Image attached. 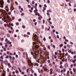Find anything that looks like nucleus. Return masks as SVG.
Returning a JSON list of instances; mask_svg holds the SVG:
<instances>
[{
	"mask_svg": "<svg viewBox=\"0 0 76 76\" xmlns=\"http://www.w3.org/2000/svg\"><path fill=\"white\" fill-rule=\"evenodd\" d=\"M16 64L17 66H19L20 63L18 61H16Z\"/></svg>",
	"mask_w": 76,
	"mask_h": 76,
	"instance_id": "1",
	"label": "nucleus"
},
{
	"mask_svg": "<svg viewBox=\"0 0 76 76\" xmlns=\"http://www.w3.org/2000/svg\"><path fill=\"white\" fill-rule=\"evenodd\" d=\"M1 0L2 1V4L1 5V6H0V7H1V8H3V4H4V1H3V0Z\"/></svg>",
	"mask_w": 76,
	"mask_h": 76,
	"instance_id": "2",
	"label": "nucleus"
},
{
	"mask_svg": "<svg viewBox=\"0 0 76 76\" xmlns=\"http://www.w3.org/2000/svg\"><path fill=\"white\" fill-rule=\"evenodd\" d=\"M55 70L57 72H58V73H60V69L57 68H56L55 69Z\"/></svg>",
	"mask_w": 76,
	"mask_h": 76,
	"instance_id": "3",
	"label": "nucleus"
},
{
	"mask_svg": "<svg viewBox=\"0 0 76 76\" xmlns=\"http://www.w3.org/2000/svg\"><path fill=\"white\" fill-rule=\"evenodd\" d=\"M34 66H39V64H38L37 63H35L34 64Z\"/></svg>",
	"mask_w": 76,
	"mask_h": 76,
	"instance_id": "4",
	"label": "nucleus"
},
{
	"mask_svg": "<svg viewBox=\"0 0 76 76\" xmlns=\"http://www.w3.org/2000/svg\"><path fill=\"white\" fill-rule=\"evenodd\" d=\"M24 37H27V38L29 37V36L28 35H26V34H24Z\"/></svg>",
	"mask_w": 76,
	"mask_h": 76,
	"instance_id": "5",
	"label": "nucleus"
},
{
	"mask_svg": "<svg viewBox=\"0 0 76 76\" xmlns=\"http://www.w3.org/2000/svg\"><path fill=\"white\" fill-rule=\"evenodd\" d=\"M64 66L65 67H68V64H67V63H66V64H65L64 65Z\"/></svg>",
	"mask_w": 76,
	"mask_h": 76,
	"instance_id": "6",
	"label": "nucleus"
},
{
	"mask_svg": "<svg viewBox=\"0 0 76 76\" xmlns=\"http://www.w3.org/2000/svg\"><path fill=\"white\" fill-rule=\"evenodd\" d=\"M63 46V43H61V45H59V46L61 48Z\"/></svg>",
	"mask_w": 76,
	"mask_h": 76,
	"instance_id": "7",
	"label": "nucleus"
},
{
	"mask_svg": "<svg viewBox=\"0 0 76 76\" xmlns=\"http://www.w3.org/2000/svg\"><path fill=\"white\" fill-rule=\"evenodd\" d=\"M8 62L7 61H4V64H6V65H7V63H8Z\"/></svg>",
	"mask_w": 76,
	"mask_h": 76,
	"instance_id": "8",
	"label": "nucleus"
},
{
	"mask_svg": "<svg viewBox=\"0 0 76 76\" xmlns=\"http://www.w3.org/2000/svg\"><path fill=\"white\" fill-rule=\"evenodd\" d=\"M20 51H24V50H23V49H22V48H20Z\"/></svg>",
	"mask_w": 76,
	"mask_h": 76,
	"instance_id": "9",
	"label": "nucleus"
},
{
	"mask_svg": "<svg viewBox=\"0 0 76 76\" xmlns=\"http://www.w3.org/2000/svg\"><path fill=\"white\" fill-rule=\"evenodd\" d=\"M76 69H75V68H73V72L74 73H75V72H76Z\"/></svg>",
	"mask_w": 76,
	"mask_h": 76,
	"instance_id": "10",
	"label": "nucleus"
},
{
	"mask_svg": "<svg viewBox=\"0 0 76 76\" xmlns=\"http://www.w3.org/2000/svg\"><path fill=\"white\" fill-rule=\"evenodd\" d=\"M10 62L12 63V64L14 63V61L13 60H10Z\"/></svg>",
	"mask_w": 76,
	"mask_h": 76,
	"instance_id": "11",
	"label": "nucleus"
},
{
	"mask_svg": "<svg viewBox=\"0 0 76 76\" xmlns=\"http://www.w3.org/2000/svg\"><path fill=\"white\" fill-rule=\"evenodd\" d=\"M12 69L13 70H16V68H15V66L12 67Z\"/></svg>",
	"mask_w": 76,
	"mask_h": 76,
	"instance_id": "12",
	"label": "nucleus"
},
{
	"mask_svg": "<svg viewBox=\"0 0 76 76\" xmlns=\"http://www.w3.org/2000/svg\"><path fill=\"white\" fill-rule=\"evenodd\" d=\"M37 12H38V10H34V13H36Z\"/></svg>",
	"mask_w": 76,
	"mask_h": 76,
	"instance_id": "13",
	"label": "nucleus"
},
{
	"mask_svg": "<svg viewBox=\"0 0 76 76\" xmlns=\"http://www.w3.org/2000/svg\"><path fill=\"white\" fill-rule=\"evenodd\" d=\"M23 68L24 69V70L26 69V67H25V66H23Z\"/></svg>",
	"mask_w": 76,
	"mask_h": 76,
	"instance_id": "14",
	"label": "nucleus"
},
{
	"mask_svg": "<svg viewBox=\"0 0 76 76\" xmlns=\"http://www.w3.org/2000/svg\"><path fill=\"white\" fill-rule=\"evenodd\" d=\"M12 60H14H14H15V57H12Z\"/></svg>",
	"mask_w": 76,
	"mask_h": 76,
	"instance_id": "15",
	"label": "nucleus"
},
{
	"mask_svg": "<svg viewBox=\"0 0 76 76\" xmlns=\"http://www.w3.org/2000/svg\"><path fill=\"white\" fill-rule=\"evenodd\" d=\"M67 47L68 48H70V46L69 45H67Z\"/></svg>",
	"mask_w": 76,
	"mask_h": 76,
	"instance_id": "16",
	"label": "nucleus"
},
{
	"mask_svg": "<svg viewBox=\"0 0 76 76\" xmlns=\"http://www.w3.org/2000/svg\"><path fill=\"white\" fill-rule=\"evenodd\" d=\"M21 16H24V13H22L21 14Z\"/></svg>",
	"mask_w": 76,
	"mask_h": 76,
	"instance_id": "17",
	"label": "nucleus"
},
{
	"mask_svg": "<svg viewBox=\"0 0 76 76\" xmlns=\"http://www.w3.org/2000/svg\"><path fill=\"white\" fill-rule=\"evenodd\" d=\"M10 52H9V51H7V54H10Z\"/></svg>",
	"mask_w": 76,
	"mask_h": 76,
	"instance_id": "18",
	"label": "nucleus"
},
{
	"mask_svg": "<svg viewBox=\"0 0 76 76\" xmlns=\"http://www.w3.org/2000/svg\"><path fill=\"white\" fill-rule=\"evenodd\" d=\"M5 48H7V44H6L5 46Z\"/></svg>",
	"mask_w": 76,
	"mask_h": 76,
	"instance_id": "19",
	"label": "nucleus"
},
{
	"mask_svg": "<svg viewBox=\"0 0 76 76\" xmlns=\"http://www.w3.org/2000/svg\"><path fill=\"white\" fill-rule=\"evenodd\" d=\"M15 3L16 4H17V5H18V2H17V1H15Z\"/></svg>",
	"mask_w": 76,
	"mask_h": 76,
	"instance_id": "20",
	"label": "nucleus"
},
{
	"mask_svg": "<svg viewBox=\"0 0 76 76\" xmlns=\"http://www.w3.org/2000/svg\"><path fill=\"white\" fill-rule=\"evenodd\" d=\"M8 32L10 33V34H11V33H12V31L10 30H9Z\"/></svg>",
	"mask_w": 76,
	"mask_h": 76,
	"instance_id": "21",
	"label": "nucleus"
},
{
	"mask_svg": "<svg viewBox=\"0 0 76 76\" xmlns=\"http://www.w3.org/2000/svg\"><path fill=\"white\" fill-rule=\"evenodd\" d=\"M73 67V64H71V68H72V67Z\"/></svg>",
	"mask_w": 76,
	"mask_h": 76,
	"instance_id": "22",
	"label": "nucleus"
},
{
	"mask_svg": "<svg viewBox=\"0 0 76 76\" xmlns=\"http://www.w3.org/2000/svg\"><path fill=\"white\" fill-rule=\"evenodd\" d=\"M38 12H36V13L35 14V15H36V16H37V15H38Z\"/></svg>",
	"mask_w": 76,
	"mask_h": 76,
	"instance_id": "23",
	"label": "nucleus"
},
{
	"mask_svg": "<svg viewBox=\"0 0 76 76\" xmlns=\"http://www.w3.org/2000/svg\"><path fill=\"white\" fill-rule=\"evenodd\" d=\"M7 37H10V34H7Z\"/></svg>",
	"mask_w": 76,
	"mask_h": 76,
	"instance_id": "24",
	"label": "nucleus"
},
{
	"mask_svg": "<svg viewBox=\"0 0 76 76\" xmlns=\"http://www.w3.org/2000/svg\"><path fill=\"white\" fill-rule=\"evenodd\" d=\"M22 28H25V26H22Z\"/></svg>",
	"mask_w": 76,
	"mask_h": 76,
	"instance_id": "25",
	"label": "nucleus"
},
{
	"mask_svg": "<svg viewBox=\"0 0 76 76\" xmlns=\"http://www.w3.org/2000/svg\"><path fill=\"white\" fill-rule=\"evenodd\" d=\"M48 49H49V50H50V45H48Z\"/></svg>",
	"mask_w": 76,
	"mask_h": 76,
	"instance_id": "26",
	"label": "nucleus"
},
{
	"mask_svg": "<svg viewBox=\"0 0 76 76\" xmlns=\"http://www.w3.org/2000/svg\"><path fill=\"white\" fill-rule=\"evenodd\" d=\"M15 72L16 73H18V72H19V71L17 70H16L15 71Z\"/></svg>",
	"mask_w": 76,
	"mask_h": 76,
	"instance_id": "27",
	"label": "nucleus"
},
{
	"mask_svg": "<svg viewBox=\"0 0 76 76\" xmlns=\"http://www.w3.org/2000/svg\"><path fill=\"white\" fill-rule=\"evenodd\" d=\"M4 39H3V38H2L1 39V41H3Z\"/></svg>",
	"mask_w": 76,
	"mask_h": 76,
	"instance_id": "28",
	"label": "nucleus"
},
{
	"mask_svg": "<svg viewBox=\"0 0 76 76\" xmlns=\"http://www.w3.org/2000/svg\"><path fill=\"white\" fill-rule=\"evenodd\" d=\"M4 51H6V48H4Z\"/></svg>",
	"mask_w": 76,
	"mask_h": 76,
	"instance_id": "29",
	"label": "nucleus"
},
{
	"mask_svg": "<svg viewBox=\"0 0 76 76\" xmlns=\"http://www.w3.org/2000/svg\"><path fill=\"white\" fill-rule=\"evenodd\" d=\"M28 8H31V6L30 5H28Z\"/></svg>",
	"mask_w": 76,
	"mask_h": 76,
	"instance_id": "30",
	"label": "nucleus"
},
{
	"mask_svg": "<svg viewBox=\"0 0 76 76\" xmlns=\"http://www.w3.org/2000/svg\"><path fill=\"white\" fill-rule=\"evenodd\" d=\"M62 51L63 52H64V51H65V50L64 49H62Z\"/></svg>",
	"mask_w": 76,
	"mask_h": 76,
	"instance_id": "31",
	"label": "nucleus"
},
{
	"mask_svg": "<svg viewBox=\"0 0 76 76\" xmlns=\"http://www.w3.org/2000/svg\"><path fill=\"white\" fill-rule=\"evenodd\" d=\"M62 61L63 62H64V61H65V59L64 58L63 59H62Z\"/></svg>",
	"mask_w": 76,
	"mask_h": 76,
	"instance_id": "32",
	"label": "nucleus"
},
{
	"mask_svg": "<svg viewBox=\"0 0 76 76\" xmlns=\"http://www.w3.org/2000/svg\"><path fill=\"white\" fill-rule=\"evenodd\" d=\"M73 66L74 67H76V63L75 64H73Z\"/></svg>",
	"mask_w": 76,
	"mask_h": 76,
	"instance_id": "33",
	"label": "nucleus"
},
{
	"mask_svg": "<svg viewBox=\"0 0 76 76\" xmlns=\"http://www.w3.org/2000/svg\"><path fill=\"white\" fill-rule=\"evenodd\" d=\"M50 75H52V74H53V71H50Z\"/></svg>",
	"mask_w": 76,
	"mask_h": 76,
	"instance_id": "34",
	"label": "nucleus"
},
{
	"mask_svg": "<svg viewBox=\"0 0 76 76\" xmlns=\"http://www.w3.org/2000/svg\"><path fill=\"white\" fill-rule=\"evenodd\" d=\"M47 20L48 21V22H49V23H50V24H52V22L51 21H48V20Z\"/></svg>",
	"mask_w": 76,
	"mask_h": 76,
	"instance_id": "35",
	"label": "nucleus"
},
{
	"mask_svg": "<svg viewBox=\"0 0 76 76\" xmlns=\"http://www.w3.org/2000/svg\"><path fill=\"white\" fill-rule=\"evenodd\" d=\"M32 4H35V2L33 1H32Z\"/></svg>",
	"mask_w": 76,
	"mask_h": 76,
	"instance_id": "36",
	"label": "nucleus"
},
{
	"mask_svg": "<svg viewBox=\"0 0 76 76\" xmlns=\"http://www.w3.org/2000/svg\"><path fill=\"white\" fill-rule=\"evenodd\" d=\"M60 68L61 69H62V68H63V66H62V65H61L60 66Z\"/></svg>",
	"mask_w": 76,
	"mask_h": 76,
	"instance_id": "37",
	"label": "nucleus"
},
{
	"mask_svg": "<svg viewBox=\"0 0 76 76\" xmlns=\"http://www.w3.org/2000/svg\"><path fill=\"white\" fill-rule=\"evenodd\" d=\"M38 19H39V20H41V17H39L38 18Z\"/></svg>",
	"mask_w": 76,
	"mask_h": 76,
	"instance_id": "38",
	"label": "nucleus"
},
{
	"mask_svg": "<svg viewBox=\"0 0 76 76\" xmlns=\"http://www.w3.org/2000/svg\"><path fill=\"white\" fill-rule=\"evenodd\" d=\"M48 63H50V60H48Z\"/></svg>",
	"mask_w": 76,
	"mask_h": 76,
	"instance_id": "39",
	"label": "nucleus"
},
{
	"mask_svg": "<svg viewBox=\"0 0 76 76\" xmlns=\"http://www.w3.org/2000/svg\"><path fill=\"white\" fill-rule=\"evenodd\" d=\"M43 49L44 50H46V48H45V47H44L43 48Z\"/></svg>",
	"mask_w": 76,
	"mask_h": 76,
	"instance_id": "40",
	"label": "nucleus"
},
{
	"mask_svg": "<svg viewBox=\"0 0 76 76\" xmlns=\"http://www.w3.org/2000/svg\"><path fill=\"white\" fill-rule=\"evenodd\" d=\"M47 2L48 3H50V1L49 0H48Z\"/></svg>",
	"mask_w": 76,
	"mask_h": 76,
	"instance_id": "41",
	"label": "nucleus"
},
{
	"mask_svg": "<svg viewBox=\"0 0 76 76\" xmlns=\"http://www.w3.org/2000/svg\"><path fill=\"white\" fill-rule=\"evenodd\" d=\"M15 17L13 16L12 17V19L13 20H14L15 19Z\"/></svg>",
	"mask_w": 76,
	"mask_h": 76,
	"instance_id": "42",
	"label": "nucleus"
},
{
	"mask_svg": "<svg viewBox=\"0 0 76 76\" xmlns=\"http://www.w3.org/2000/svg\"><path fill=\"white\" fill-rule=\"evenodd\" d=\"M70 73L71 75H72L73 74V72H72V71H70Z\"/></svg>",
	"mask_w": 76,
	"mask_h": 76,
	"instance_id": "43",
	"label": "nucleus"
},
{
	"mask_svg": "<svg viewBox=\"0 0 76 76\" xmlns=\"http://www.w3.org/2000/svg\"><path fill=\"white\" fill-rule=\"evenodd\" d=\"M0 45L1 46H2L3 45V43H2L1 42L0 43Z\"/></svg>",
	"mask_w": 76,
	"mask_h": 76,
	"instance_id": "44",
	"label": "nucleus"
},
{
	"mask_svg": "<svg viewBox=\"0 0 76 76\" xmlns=\"http://www.w3.org/2000/svg\"><path fill=\"white\" fill-rule=\"evenodd\" d=\"M9 57V56L7 55V56H6V58H8Z\"/></svg>",
	"mask_w": 76,
	"mask_h": 76,
	"instance_id": "45",
	"label": "nucleus"
},
{
	"mask_svg": "<svg viewBox=\"0 0 76 76\" xmlns=\"http://www.w3.org/2000/svg\"><path fill=\"white\" fill-rule=\"evenodd\" d=\"M10 63H8L7 64V65L9 66H10Z\"/></svg>",
	"mask_w": 76,
	"mask_h": 76,
	"instance_id": "46",
	"label": "nucleus"
},
{
	"mask_svg": "<svg viewBox=\"0 0 76 76\" xmlns=\"http://www.w3.org/2000/svg\"><path fill=\"white\" fill-rule=\"evenodd\" d=\"M53 47L54 48H56V46H55V45H53Z\"/></svg>",
	"mask_w": 76,
	"mask_h": 76,
	"instance_id": "47",
	"label": "nucleus"
},
{
	"mask_svg": "<svg viewBox=\"0 0 76 76\" xmlns=\"http://www.w3.org/2000/svg\"><path fill=\"white\" fill-rule=\"evenodd\" d=\"M67 55H68V53H66L65 54V56H67Z\"/></svg>",
	"mask_w": 76,
	"mask_h": 76,
	"instance_id": "48",
	"label": "nucleus"
},
{
	"mask_svg": "<svg viewBox=\"0 0 76 76\" xmlns=\"http://www.w3.org/2000/svg\"><path fill=\"white\" fill-rule=\"evenodd\" d=\"M69 53H71L72 52V51L71 50H69L68 51Z\"/></svg>",
	"mask_w": 76,
	"mask_h": 76,
	"instance_id": "49",
	"label": "nucleus"
},
{
	"mask_svg": "<svg viewBox=\"0 0 76 76\" xmlns=\"http://www.w3.org/2000/svg\"><path fill=\"white\" fill-rule=\"evenodd\" d=\"M7 72H9V68L7 69Z\"/></svg>",
	"mask_w": 76,
	"mask_h": 76,
	"instance_id": "50",
	"label": "nucleus"
},
{
	"mask_svg": "<svg viewBox=\"0 0 76 76\" xmlns=\"http://www.w3.org/2000/svg\"><path fill=\"white\" fill-rule=\"evenodd\" d=\"M64 72H66V69H64Z\"/></svg>",
	"mask_w": 76,
	"mask_h": 76,
	"instance_id": "51",
	"label": "nucleus"
},
{
	"mask_svg": "<svg viewBox=\"0 0 76 76\" xmlns=\"http://www.w3.org/2000/svg\"><path fill=\"white\" fill-rule=\"evenodd\" d=\"M43 40L44 41H46V39H45V37H44V38H43Z\"/></svg>",
	"mask_w": 76,
	"mask_h": 76,
	"instance_id": "52",
	"label": "nucleus"
},
{
	"mask_svg": "<svg viewBox=\"0 0 76 76\" xmlns=\"http://www.w3.org/2000/svg\"><path fill=\"white\" fill-rule=\"evenodd\" d=\"M50 72H53V69L52 68H51L50 69Z\"/></svg>",
	"mask_w": 76,
	"mask_h": 76,
	"instance_id": "53",
	"label": "nucleus"
},
{
	"mask_svg": "<svg viewBox=\"0 0 76 76\" xmlns=\"http://www.w3.org/2000/svg\"><path fill=\"white\" fill-rule=\"evenodd\" d=\"M57 37L58 39H59V35H57Z\"/></svg>",
	"mask_w": 76,
	"mask_h": 76,
	"instance_id": "54",
	"label": "nucleus"
},
{
	"mask_svg": "<svg viewBox=\"0 0 76 76\" xmlns=\"http://www.w3.org/2000/svg\"><path fill=\"white\" fill-rule=\"evenodd\" d=\"M64 48H65V49H66V46L65 45L64 46Z\"/></svg>",
	"mask_w": 76,
	"mask_h": 76,
	"instance_id": "55",
	"label": "nucleus"
},
{
	"mask_svg": "<svg viewBox=\"0 0 76 76\" xmlns=\"http://www.w3.org/2000/svg\"><path fill=\"white\" fill-rule=\"evenodd\" d=\"M72 62H73V63H75V62H76V61L74 60H73L72 61Z\"/></svg>",
	"mask_w": 76,
	"mask_h": 76,
	"instance_id": "56",
	"label": "nucleus"
},
{
	"mask_svg": "<svg viewBox=\"0 0 76 76\" xmlns=\"http://www.w3.org/2000/svg\"><path fill=\"white\" fill-rule=\"evenodd\" d=\"M16 25L18 26V25H19V23H16Z\"/></svg>",
	"mask_w": 76,
	"mask_h": 76,
	"instance_id": "57",
	"label": "nucleus"
},
{
	"mask_svg": "<svg viewBox=\"0 0 76 76\" xmlns=\"http://www.w3.org/2000/svg\"><path fill=\"white\" fill-rule=\"evenodd\" d=\"M53 32H56V31H55V30L54 29H53L52 31Z\"/></svg>",
	"mask_w": 76,
	"mask_h": 76,
	"instance_id": "58",
	"label": "nucleus"
},
{
	"mask_svg": "<svg viewBox=\"0 0 76 76\" xmlns=\"http://www.w3.org/2000/svg\"><path fill=\"white\" fill-rule=\"evenodd\" d=\"M69 6H72L71 5V4L70 3H69Z\"/></svg>",
	"mask_w": 76,
	"mask_h": 76,
	"instance_id": "59",
	"label": "nucleus"
},
{
	"mask_svg": "<svg viewBox=\"0 0 76 76\" xmlns=\"http://www.w3.org/2000/svg\"><path fill=\"white\" fill-rule=\"evenodd\" d=\"M8 13L9 15H10L11 14V12H9Z\"/></svg>",
	"mask_w": 76,
	"mask_h": 76,
	"instance_id": "60",
	"label": "nucleus"
},
{
	"mask_svg": "<svg viewBox=\"0 0 76 76\" xmlns=\"http://www.w3.org/2000/svg\"><path fill=\"white\" fill-rule=\"evenodd\" d=\"M63 64V62L62 61H60V64Z\"/></svg>",
	"mask_w": 76,
	"mask_h": 76,
	"instance_id": "61",
	"label": "nucleus"
},
{
	"mask_svg": "<svg viewBox=\"0 0 76 76\" xmlns=\"http://www.w3.org/2000/svg\"><path fill=\"white\" fill-rule=\"evenodd\" d=\"M9 58L10 59H11L12 58V56H9Z\"/></svg>",
	"mask_w": 76,
	"mask_h": 76,
	"instance_id": "62",
	"label": "nucleus"
},
{
	"mask_svg": "<svg viewBox=\"0 0 76 76\" xmlns=\"http://www.w3.org/2000/svg\"><path fill=\"white\" fill-rule=\"evenodd\" d=\"M27 34H28V35H30V33L29 32H28L27 33Z\"/></svg>",
	"mask_w": 76,
	"mask_h": 76,
	"instance_id": "63",
	"label": "nucleus"
},
{
	"mask_svg": "<svg viewBox=\"0 0 76 76\" xmlns=\"http://www.w3.org/2000/svg\"><path fill=\"white\" fill-rule=\"evenodd\" d=\"M74 12H76V8H74Z\"/></svg>",
	"mask_w": 76,
	"mask_h": 76,
	"instance_id": "64",
	"label": "nucleus"
}]
</instances>
